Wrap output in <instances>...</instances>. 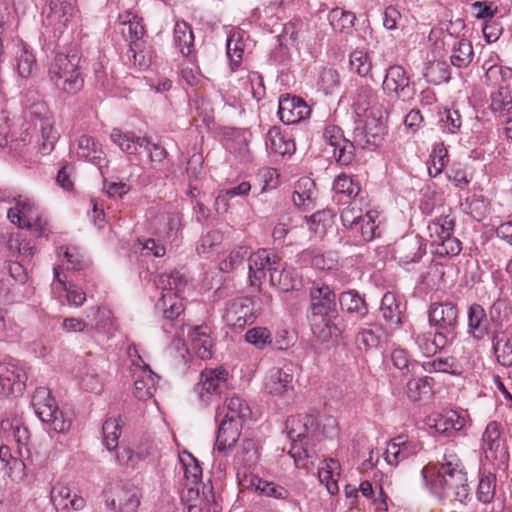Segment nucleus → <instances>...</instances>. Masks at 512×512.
<instances>
[{
    "mask_svg": "<svg viewBox=\"0 0 512 512\" xmlns=\"http://www.w3.org/2000/svg\"><path fill=\"white\" fill-rule=\"evenodd\" d=\"M174 44L184 57L194 52V34L192 28L185 21H177L173 32Z\"/></svg>",
    "mask_w": 512,
    "mask_h": 512,
    "instance_id": "33",
    "label": "nucleus"
},
{
    "mask_svg": "<svg viewBox=\"0 0 512 512\" xmlns=\"http://www.w3.org/2000/svg\"><path fill=\"white\" fill-rule=\"evenodd\" d=\"M431 246L434 247V253L440 257L456 256L461 250V242L458 238L449 236L441 239H433Z\"/></svg>",
    "mask_w": 512,
    "mask_h": 512,
    "instance_id": "50",
    "label": "nucleus"
},
{
    "mask_svg": "<svg viewBox=\"0 0 512 512\" xmlns=\"http://www.w3.org/2000/svg\"><path fill=\"white\" fill-rule=\"evenodd\" d=\"M225 319L235 329H243L247 324L253 323L255 315L252 299L240 297L232 300L227 307Z\"/></svg>",
    "mask_w": 512,
    "mask_h": 512,
    "instance_id": "12",
    "label": "nucleus"
},
{
    "mask_svg": "<svg viewBox=\"0 0 512 512\" xmlns=\"http://www.w3.org/2000/svg\"><path fill=\"white\" fill-rule=\"evenodd\" d=\"M294 367L286 363L282 367H272L264 378L265 391L273 396H283L293 390Z\"/></svg>",
    "mask_w": 512,
    "mask_h": 512,
    "instance_id": "9",
    "label": "nucleus"
},
{
    "mask_svg": "<svg viewBox=\"0 0 512 512\" xmlns=\"http://www.w3.org/2000/svg\"><path fill=\"white\" fill-rule=\"evenodd\" d=\"M423 75L427 82L439 85L450 79L449 66L443 61L429 62L424 69Z\"/></svg>",
    "mask_w": 512,
    "mask_h": 512,
    "instance_id": "47",
    "label": "nucleus"
},
{
    "mask_svg": "<svg viewBox=\"0 0 512 512\" xmlns=\"http://www.w3.org/2000/svg\"><path fill=\"white\" fill-rule=\"evenodd\" d=\"M78 51L58 52L48 68V76L55 88L63 95L73 96L83 89L84 77Z\"/></svg>",
    "mask_w": 512,
    "mask_h": 512,
    "instance_id": "4",
    "label": "nucleus"
},
{
    "mask_svg": "<svg viewBox=\"0 0 512 512\" xmlns=\"http://www.w3.org/2000/svg\"><path fill=\"white\" fill-rule=\"evenodd\" d=\"M382 90L387 97L402 101L411 99L414 94L410 77L400 65H392L386 70Z\"/></svg>",
    "mask_w": 512,
    "mask_h": 512,
    "instance_id": "7",
    "label": "nucleus"
},
{
    "mask_svg": "<svg viewBox=\"0 0 512 512\" xmlns=\"http://www.w3.org/2000/svg\"><path fill=\"white\" fill-rule=\"evenodd\" d=\"M315 183L308 177L301 178L295 187L292 199L295 205L305 206L315 198Z\"/></svg>",
    "mask_w": 512,
    "mask_h": 512,
    "instance_id": "45",
    "label": "nucleus"
},
{
    "mask_svg": "<svg viewBox=\"0 0 512 512\" xmlns=\"http://www.w3.org/2000/svg\"><path fill=\"white\" fill-rule=\"evenodd\" d=\"M497 477L490 471H480L476 498L483 504H491L496 495Z\"/></svg>",
    "mask_w": 512,
    "mask_h": 512,
    "instance_id": "35",
    "label": "nucleus"
},
{
    "mask_svg": "<svg viewBox=\"0 0 512 512\" xmlns=\"http://www.w3.org/2000/svg\"><path fill=\"white\" fill-rule=\"evenodd\" d=\"M142 493L134 485L117 486L113 496L107 498L106 504L111 510L118 512H137L141 503Z\"/></svg>",
    "mask_w": 512,
    "mask_h": 512,
    "instance_id": "10",
    "label": "nucleus"
},
{
    "mask_svg": "<svg viewBox=\"0 0 512 512\" xmlns=\"http://www.w3.org/2000/svg\"><path fill=\"white\" fill-rule=\"evenodd\" d=\"M309 299L307 318L314 336L321 342H328L333 337H338L340 330L334 321L337 313L334 290L327 284L313 283Z\"/></svg>",
    "mask_w": 512,
    "mask_h": 512,
    "instance_id": "2",
    "label": "nucleus"
},
{
    "mask_svg": "<svg viewBox=\"0 0 512 512\" xmlns=\"http://www.w3.org/2000/svg\"><path fill=\"white\" fill-rule=\"evenodd\" d=\"M32 405L35 413L41 419L51 416V411L57 405L55 399L50 395V391L46 387H38L32 396Z\"/></svg>",
    "mask_w": 512,
    "mask_h": 512,
    "instance_id": "42",
    "label": "nucleus"
},
{
    "mask_svg": "<svg viewBox=\"0 0 512 512\" xmlns=\"http://www.w3.org/2000/svg\"><path fill=\"white\" fill-rule=\"evenodd\" d=\"M54 278L63 286V289L66 291L67 300L70 305L74 307H80L84 304L86 301L85 292L72 283H66L60 276L59 267L54 268Z\"/></svg>",
    "mask_w": 512,
    "mask_h": 512,
    "instance_id": "52",
    "label": "nucleus"
},
{
    "mask_svg": "<svg viewBox=\"0 0 512 512\" xmlns=\"http://www.w3.org/2000/svg\"><path fill=\"white\" fill-rule=\"evenodd\" d=\"M492 347L499 364L505 367L512 365L511 334L506 330H496L492 336Z\"/></svg>",
    "mask_w": 512,
    "mask_h": 512,
    "instance_id": "28",
    "label": "nucleus"
},
{
    "mask_svg": "<svg viewBox=\"0 0 512 512\" xmlns=\"http://www.w3.org/2000/svg\"><path fill=\"white\" fill-rule=\"evenodd\" d=\"M41 421L46 423L52 430L57 433H65L71 427V419L66 418L62 411L56 406L51 411V416L41 418Z\"/></svg>",
    "mask_w": 512,
    "mask_h": 512,
    "instance_id": "59",
    "label": "nucleus"
},
{
    "mask_svg": "<svg viewBox=\"0 0 512 512\" xmlns=\"http://www.w3.org/2000/svg\"><path fill=\"white\" fill-rule=\"evenodd\" d=\"M490 108L502 116L512 114V96L507 86H500L496 92L491 94Z\"/></svg>",
    "mask_w": 512,
    "mask_h": 512,
    "instance_id": "44",
    "label": "nucleus"
},
{
    "mask_svg": "<svg viewBox=\"0 0 512 512\" xmlns=\"http://www.w3.org/2000/svg\"><path fill=\"white\" fill-rule=\"evenodd\" d=\"M40 123L42 143L40 144L39 150L43 155H46L53 150L58 139V134L53 127V117Z\"/></svg>",
    "mask_w": 512,
    "mask_h": 512,
    "instance_id": "54",
    "label": "nucleus"
},
{
    "mask_svg": "<svg viewBox=\"0 0 512 512\" xmlns=\"http://www.w3.org/2000/svg\"><path fill=\"white\" fill-rule=\"evenodd\" d=\"M395 257L403 264L417 262L424 254L418 237H404L394 248Z\"/></svg>",
    "mask_w": 512,
    "mask_h": 512,
    "instance_id": "24",
    "label": "nucleus"
},
{
    "mask_svg": "<svg viewBox=\"0 0 512 512\" xmlns=\"http://www.w3.org/2000/svg\"><path fill=\"white\" fill-rule=\"evenodd\" d=\"M74 11L75 9L70 2L52 1L50 3V12L46 17L47 25L53 28L55 34H62L73 17Z\"/></svg>",
    "mask_w": 512,
    "mask_h": 512,
    "instance_id": "19",
    "label": "nucleus"
},
{
    "mask_svg": "<svg viewBox=\"0 0 512 512\" xmlns=\"http://www.w3.org/2000/svg\"><path fill=\"white\" fill-rule=\"evenodd\" d=\"M119 21L121 27V33L123 36L132 41L142 42L141 38L145 34V28L142 23V18L132 12H124L119 15Z\"/></svg>",
    "mask_w": 512,
    "mask_h": 512,
    "instance_id": "32",
    "label": "nucleus"
},
{
    "mask_svg": "<svg viewBox=\"0 0 512 512\" xmlns=\"http://www.w3.org/2000/svg\"><path fill=\"white\" fill-rule=\"evenodd\" d=\"M188 337L192 350L199 358L203 360L211 358L212 339L207 326L189 327Z\"/></svg>",
    "mask_w": 512,
    "mask_h": 512,
    "instance_id": "25",
    "label": "nucleus"
},
{
    "mask_svg": "<svg viewBox=\"0 0 512 512\" xmlns=\"http://www.w3.org/2000/svg\"><path fill=\"white\" fill-rule=\"evenodd\" d=\"M25 371L11 364L0 365V387L4 393L19 394L25 388Z\"/></svg>",
    "mask_w": 512,
    "mask_h": 512,
    "instance_id": "17",
    "label": "nucleus"
},
{
    "mask_svg": "<svg viewBox=\"0 0 512 512\" xmlns=\"http://www.w3.org/2000/svg\"><path fill=\"white\" fill-rule=\"evenodd\" d=\"M245 339L257 349H263L272 342L271 333L265 327L249 329L245 334Z\"/></svg>",
    "mask_w": 512,
    "mask_h": 512,
    "instance_id": "63",
    "label": "nucleus"
},
{
    "mask_svg": "<svg viewBox=\"0 0 512 512\" xmlns=\"http://www.w3.org/2000/svg\"><path fill=\"white\" fill-rule=\"evenodd\" d=\"M287 434L292 441L289 450L298 468L308 469L314 464L313 446L321 440L318 422L309 414L290 416L286 421Z\"/></svg>",
    "mask_w": 512,
    "mask_h": 512,
    "instance_id": "3",
    "label": "nucleus"
},
{
    "mask_svg": "<svg viewBox=\"0 0 512 512\" xmlns=\"http://www.w3.org/2000/svg\"><path fill=\"white\" fill-rule=\"evenodd\" d=\"M228 373L223 368L205 369L201 372L195 392L202 405L207 406L216 400L226 388Z\"/></svg>",
    "mask_w": 512,
    "mask_h": 512,
    "instance_id": "6",
    "label": "nucleus"
},
{
    "mask_svg": "<svg viewBox=\"0 0 512 512\" xmlns=\"http://www.w3.org/2000/svg\"><path fill=\"white\" fill-rule=\"evenodd\" d=\"M380 312L390 327H398L401 323V311L396 296L386 292L381 300Z\"/></svg>",
    "mask_w": 512,
    "mask_h": 512,
    "instance_id": "40",
    "label": "nucleus"
},
{
    "mask_svg": "<svg viewBox=\"0 0 512 512\" xmlns=\"http://www.w3.org/2000/svg\"><path fill=\"white\" fill-rule=\"evenodd\" d=\"M219 428L216 437L215 447L218 452L227 454L239 439L242 425L229 423L228 420H218Z\"/></svg>",
    "mask_w": 512,
    "mask_h": 512,
    "instance_id": "22",
    "label": "nucleus"
},
{
    "mask_svg": "<svg viewBox=\"0 0 512 512\" xmlns=\"http://www.w3.org/2000/svg\"><path fill=\"white\" fill-rule=\"evenodd\" d=\"M9 220L20 228L29 226L38 219V210L29 199L18 200L15 207L8 210Z\"/></svg>",
    "mask_w": 512,
    "mask_h": 512,
    "instance_id": "23",
    "label": "nucleus"
},
{
    "mask_svg": "<svg viewBox=\"0 0 512 512\" xmlns=\"http://www.w3.org/2000/svg\"><path fill=\"white\" fill-rule=\"evenodd\" d=\"M339 302L342 310L349 313H356L363 317L367 313L365 301L354 291H346L340 294Z\"/></svg>",
    "mask_w": 512,
    "mask_h": 512,
    "instance_id": "48",
    "label": "nucleus"
},
{
    "mask_svg": "<svg viewBox=\"0 0 512 512\" xmlns=\"http://www.w3.org/2000/svg\"><path fill=\"white\" fill-rule=\"evenodd\" d=\"M379 110L361 115L362 120L353 131L354 142L363 149H374L379 146L386 134L387 110Z\"/></svg>",
    "mask_w": 512,
    "mask_h": 512,
    "instance_id": "5",
    "label": "nucleus"
},
{
    "mask_svg": "<svg viewBox=\"0 0 512 512\" xmlns=\"http://www.w3.org/2000/svg\"><path fill=\"white\" fill-rule=\"evenodd\" d=\"M50 499L58 512H67L71 500V491L68 487L57 484L51 490Z\"/></svg>",
    "mask_w": 512,
    "mask_h": 512,
    "instance_id": "60",
    "label": "nucleus"
},
{
    "mask_svg": "<svg viewBox=\"0 0 512 512\" xmlns=\"http://www.w3.org/2000/svg\"><path fill=\"white\" fill-rule=\"evenodd\" d=\"M425 478L430 479V488L439 497L460 503L470 497L467 473L460 458L453 450L446 449L443 461L433 468L423 469Z\"/></svg>",
    "mask_w": 512,
    "mask_h": 512,
    "instance_id": "1",
    "label": "nucleus"
},
{
    "mask_svg": "<svg viewBox=\"0 0 512 512\" xmlns=\"http://www.w3.org/2000/svg\"><path fill=\"white\" fill-rule=\"evenodd\" d=\"M127 57L134 66L141 70L148 68L151 63L150 56L144 53L143 42L132 41L127 51Z\"/></svg>",
    "mask_w": 512,
    "mask_h": 512,
    "instance_id": "62",
    "label": "nucleus"
},
{
    "mask_svg": "<svg viewBox=\"0 0 512 512\" xmlns=\"http://www.w3.org/2000/svg\"><path fill=\"white\" fill-rule=\"evenodd\" d=\"M77 155L93 164H100L105 159L101 144L92 136L83 134L76 140Z\"/></svg>",
    "mask_w": 512,
    "mask_h": 512,
    "instance_id": "29",
    "label": "nucleus"
},
{
    "mask_svg": "<svg viewBox=\"0 0 512 512\" xmlns=\"http://www.w3.org/2000/svg\"><path fill=\"white\" fill-rule=\"evenodd\" d=\"M179 226L180 218L177 213H162L155 218V227L158 233L166 238H171L174 232L178 231Z\"/></svg>",
    "mask_w": 512,
    "mask_h": 512,
    "instance_id": "51",
    "label": "nucleus"
},
{
    "mask_svg": "<svg viewBox=\"0 0 512 512\" xmlns=\"http://www.w3.org/2000/svg\"><path fill=\"white\" fill-rule=\"evenodd\" d=\"M429 322L439 330H443L451 338L458 325V308L450 301L433 302L428 311Z\"/></svg>",
    "mask_w": 512,
    "mask_h": 512,
    "instance_id": "8",
    "label": "nucleus"
},
{
    "mask_svg": "<svg viewBox=\"0 0 512 512\" xmlns=\"http://www.w3.org/2000/svg\"><path fill=\"white\" fill-rule=\"evenodd\" d=\"M455 228V219L450 215L440 216L428 225L430 237L441 239L453 235Z\"/></svg>",
    "mask_w": 512,
    "mask_h": 512,
    "instance_id": "49",
    "label": "nucleus"
},
{
    "mask_svg": "<svg viewBox=\"0 0 512 512\" xmlns=\"http://www.w3.org/2000/svg\"><path fill=\"white\" fill-rule=\"evenodd\" d=\"M157 376L150 369L142 370L134 381V395L142 401L150 399L156 391Z\"/></svg>",
    "mask_w": 512,
    "mask_h": 512,
    "instance_id": "36",
    "label": "nucleus"
},
{
    "mask_svg": "<svg viewBox=\"0 0 512 512\" xmlns=\"http://www.w3.org/2000/svg\"><path fill=\"white\" fill-rule=\"evenodd\" d=\"M156 308L161 311L165 320L170 321L178 319L185 310L182 297L171 291L163 292L162 297L156 304Z\"/></svg>",
    "mask_w": 512,
    "mask_h": 512,
    "instance_id": "30",
    "label": "nucleus"
},
{
    "mask_svg": "<svg viewBox=\"0 0 512 512\" xmlns=\"http://www.w3.org/2000/svg\"><path fill=\"white\" fill-rule=\"evenodd\" d=\"M469 331L473 337L480 340L488 334V319L485 310L478 304H473L468 312Z\"/></svg>",
    "mask_w": 512,
    "mask_h": 512,
    "instance_id": "37",
    "label": "nucleus"
},
{
    "mask_svg": "<svg viewBox=\"0 0 512 512\" xmlns=\"http://www.w3.org/2000/svg\"><path fill=\"white\" fill-rule=\"evenodd\" d=\"M333 190L337 194H345L352 198L359 194L360 185L355 183L350 176L346 174H340L334 180Z\"/></svg>",
    "mask_w": 512,
    "mask_h": 512,
    "instance_id": "61",
    "label": "nucleus"
},
{
    "mask_svg": "<svg viewBox=\"0 0 512 512\" xmlns=\"http://www.w3.org/2000/svg\"><path fill=\"white\" fill-rule=\"evenodd\" d=\"M123 421L121 417L108 418L102 427L103 444L108 450H114L118 447V439L121 435Z\"/></svg>",
    "mask_w": 512,
    "mask_h": 512,
    "instance_id": "46",
    "label": "nucleus"
},
{
    "mask_svg": "<svg viewBox=\"0 0 512 512\" xmlns=\"http://www.w3.org/2000/svg\"><path fill=\"white\" fill-rule=\"evenodd\" d=\"M353 108L358 116L384 108L378 101V95L368 83L358 84L353 96Z\"/></svg>",
    "mask_w": 512,
    "mask_h": 512,
    "instance_id": "18",
    "label": "nucleus"
},
{
    "mask_svg": "<svg viewBox=\"0 0 512 512\" xmlns=\"http://www.w3.org/2000/svg\"><path fill=\"white\" fill-rule=\"evenodd\" d=\"M465 425V419L461 417L456 411H448L444 414H439L434 418V425L436 432L441 434H449L451 431H459Z\"/></svg>",
    "mask_w": 512,
    "mask_h": 512,
    "instance_id": "41",
    "label": "nucleus"
},
{
    "mask_svg": "<svg viewBox=\"0 0 512 512\" xmlns=\"http://www.w3.org/2000/svg\"><path fill=\"white\" fill-rule=\"evenodd\" d=\"M418 445L408 440L404 435H399L387 443L384 458L390 465H398L401 461L417 454Z\"/></svg>",
    "mask_w": 512,
    "mask_h": 512,
    "instance_id": "16",
    "label": "nucleus"
},
{
    "mask_svg": "<svg viewBox=\"0 0 512 512\" xmlns=\"http://www.w3.org/2000/svg\"><path fill=\"white\" fill-rule=\"evenodd\" d=\"M355 145L354 141L345 139L339 143V146H333V156L336 162L342 166L350 165L355 158Z\"/></svg>",
    "mask_w": 512,
    "mask_h": 512,
    "instance_id": "58",
    "label": "nucleus"
},
{
    "mask_svg": "<svg viewBox=\"0 0 512 512\" xmlns=\"http://www.w3.org/2000/svg\"><path fill=\"white\" fill-rule=\"evenodd\" d=\"M483 449L487 458L503 459L506 456L504 441L501 439L500 424L491 421L483 433Z\"/></svg>",
    "mask_w": 512,
    "mask_h": 512,
    "instance_id": "20",
    "label": "nucleus"
},
{
    "mask_svg": "<svg viewBox=\"0 0 512 512\" xmlns=\"http://www.w3.org/2000/svg\"><path fill=\"white\" fill-rule=\"evenodd\" d=\"M251 190V185L249 182H242L238 186L232 187L230 189L221 191L220 194L217 196L215 205L216 210L222 213L226 212L228 210V197H234V196H244L249 193Z\"/></svg>",
    "mask_w": 512,
    "mask_h": 512,
    "instance_id": "57",
    "label": "nucleus"
},
{
    "mask_svg": "<svg viewBox=\"0 0 512 512\" xmlns=\"http://www.w3.org/2000/svg\"><path fill=\"white\" fill-rule=\"evenodd\" d=\"M240 484L244 488L255 490L261 495L267 497L275 499H286L288 497V491L284 487L274 482H268L254 475L240 481Z\"/></svg>",
    "mask_w": 512,
    "mask_h": 512,
    "instance_id": "26",
    "label": "nucleus"
},
{
    "mask_svg": "<svg viewBox=\"0 0 512 512\" xmlns=\"http://www.w3.org/2000/svg\"><path fill=\"white\" fill-rule=\"evenodd\" d=\"M310 112V107L300 97L285 94L279 98L278 115L284 124L299 123L306 119Z\"/></svg>",
    "mask_w": 512,
    "mask_h": 512,
    "instance_id": "11",
    "label": "nucleus"
},
{
    "mask_svg": "<svg viewBox=\"0 0 512 512\" xmlns=\"http://www.w3.org/2000/svg\"><path fill=\"white\" fill-rule=\"evenodd\" d=\"M266 146L270 152L281 156L292 154L295 151L294 141L286 137L279 128L272 127L266 137Z\"/></svg>",
    "mask_w": 512,
    "mask_h": 512,
    "instance_id": "34",
    "label": "nucleus"
},
{
    "mask_svg": "<svg viewBox=\"0 0 512 512\" xmlns=\"http://www.w3.org/2000/svg\"><path fill=\"white\" fill-rule=\"evenodd\" d=\"M270 283L280 291L288 292L296 289L299 280L296 277L295 271L287 269L279 259L278 264L271 270Z\"/></svg>",
    "mask_w": 512,
    "mask_h": 512,
    "instance_id": "31",
    "label": "nucleus"
},
{
    "mask_svg": "<svg viewBox=\"0 0 512 512\" xmlns=\"http://www.w3.org/2000/svg\"><path fill=\"white\" fill-rule=\"evenodd\" d=\"M340 476V464L337 460L330 459L325 461L324 465L318 470V478L322 484H325L328 492L332 495L339 491L338 478Z\"/></svg>",
    "mask_w": 512,
    "mask_h": 512,
    "instance_id": "38",
    "label": "nucleus"
},
{
    "mask_svg": "<svg viewBox=\"0 0 512 512\" xmlns=\"http://www.w3.org/2000/svg\"><path fill=\"white\" fill-rule=\"evenodd\" d=\"M110 138L123 152L129 155L139 153V148L151 144L148 137H137L133 133H125L119 128H114Z\"/></svg>",
    "mask_w": 512,
    "mask_h": 512,
    "instance_id": "27",
    "label": "nucleus"
},
{
    "mask_svg": "<svg viewBox=\"0 0 512 512\" xmlns=\"http://www.w3.org/2000/svg\"><path fill=\"white\" fill-rule=\"evenodd\" d=\"M379 329H363L356 337V343L359 349L368 351L377 348L380 343Z\"/></svg>",
    "mask_w": 512,
    "mask_h": 512,
    "instance_id": "64",
    "label": "nucleus"
},
{
    "mask_svg": "<svg viewBox=\"0 0 512 512\" xmlns=\"http://www.w3.org/2000/svg\"><path fill=\"white\" fill-rule=\"evenodd\" d=\"M1 430L7 440L13 439L16 442L18 455L24 457V454H27V457H30V433L20 418L2 420Z\"/></svg>",
    "mask_w": 512,
    "mask_h": 512,
    "instance_id": "15",
    "label": "nucleus"
},
{
    "mask_svg": "<svg viewBox=\"0 0 512 512\" xmlns=\"http://www.w3.org/2000/svg\"><path fill=\"white\" fill-rule=\"evenodd\" d=\"M375 211H367L364 213L357 226H353L352 236L359 238V241L369 242L374 239L377 225Z\"/></svg>",
    "mask_w": 512,
    "mask_h": 512,
    "instance_id": "43",
    "label": "nucleus"
},
{
    "mask_svg": "<svg viewBox=\"0 0 512 512\" xmlns=\"http://www.w3.org/2000/svg\"><path fill=\"white\" fill-rule=\"evenodd\" d=\"M474 51L472 44L467 39L457 40L451 50V64L457 68H467L472 62Z\"/></svg>",
    "mask_w": 512,
    "mask_h": 512,
    "instance_id": "39",
    "label": "nucleus"
},
{
    "mask_svg": "<svg viewBox=\"0 0 512 512\" xmlns=\"http://www.w3.org/2000/svg\"><path fill=\"white\" fill-rule=\"evenodd\" d=\"M279 257L262 249L251 254L248 259L249 279L252 286H259L266 277V271L271 274L272 268L278 264Z\"/></svg>",
    "mask_w": 512,
    "mask_h": 512,
    "instance_id": "13",
    "label": "nucleus"
},
{
    "mask_svg": "<svg viewBox=\"0 0 512 512\" xmlns=\"http://www.w3.org/2000/svg\"><path fill=\"white\" fill-rule=\"evenodd\" d=\"M449 161L446 148L441 144L434 147L428 162V173L431 177L438 176Z\"/></svg>",
    "mask_w": 512,
    "mask_h": 512,
    "instance_id": "56",
    "label": "nucleus"
},
{
    "mask_svg": "<svg viewBox=\"0 0 512 512\" xmlns=\"http://www.w3.org/2000/svg\"><path fill=\"white\" fill-rule=\"evenodd\" d=\"M351 69L361 77L370 75L372 70V61L368 53L364 50H354L350 54Z\"/></svg>",
    "mask_w": 512,
    "mask_h": 512,
    "instance_id": "55",
    "label": "nucleus"
},
{
    "mask_svg": "<svg viewBox=\"0 0 512 512\" xmlns=\"http://www.w3.org/2000/svg\"><path fill=\"white\" fill-rule=\"evenodd\" d=\"M249 254L247 246H237L231 250L228 257L220 262V270L222 272H231L240 266L244 265V262Z\"/></svg>",
    "mask_w": 512,
    "mask_h": 512,
    "instance_id": "53",
    "label": "nucleus"
},
{
    "mask_svg": "<svg viewBox=\"0 0 512 512\" xmlns=\"http://www.w3.org/2000/svg\"><path fill=\"white\" fill-rule=\"evenodd\" d=\"M252 411L247 402L238 397L232 396L227 398L222 406L216 411L217 420H228L229 423H237L242 425L251 418Z\"/></svg>",
    "mask_w": 512,
    "mask_h": 512,
    "instance_id": "14",
    "label": "nucleus"
},
{
    "mask_svg": "<svg viewBox=\"0 0 512 512\" xmlns=\"http://www.w3.org/2000/svg\"><path fill=\"white\" fill-rule=\"evenodd\" d=\"M449 342V335L440 331H421L415 336V343L425 356H433Z\"/></svg>",
    "mask_w": 512,
    "mask_h": 512,
    "instance_id": "21",
    "label": "nucleus"
}]
</instances>
